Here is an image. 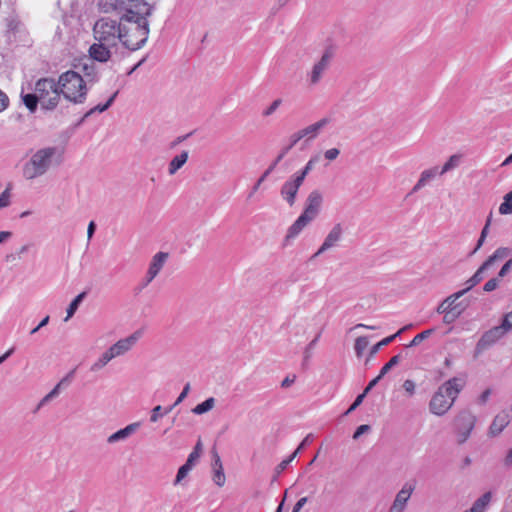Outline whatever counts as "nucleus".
<instances>
[{"label": "nucleus", "instance_id": "1", "mask_svg": "<svg viewBox=\"0 0 512 512\" xmlns=\"http://www.w3.org/2000/svg\"><path fill=\"white\" fill-rule=\"evenodd\" d=\"M92 31L95 42L89 47V56L91 60L106 63L120 43V20L101 17L94 23Z\"/></svg>", "mask_w": 512, "mask_h": 512}, {"label": "nucleus", "instance_id": "2", "mask_svg": "<svg viewBox=\"0 0 512 512\" xmlns=\"http://www.w3.org/2000/svg\"><path fill=\"white\" fill-rule=\"evenodd\" d=\"M97 7L102 13H116L122 20L148 19L152 7L145 0H98Z\"/></svg>", "mask_w": 512, "mask_h": 512}, {"label": "nucleus", "instance_id": "3", "mask_svg": "<svg viewBox=\"0 0 512 512\" xmlns=\"http://www.w3.org/2000/svg\"><path fill=\"white\" fill-rule=\"evenodd\" d=\"M464 385V380L458 377H453L441 384L429 401L430 413L438 417L446 415L453 407Z\"/></svg>", "mask_w": 512, "mask_h": 512}, {"label": "nucleus", "instance_id": "4", "mask_svg": "<svg viewBox=\"0 0 512 512\" xmlns=\"http://www.w3.org/2000/svg\"><path fill=\"white\" fill-rule=\"evenodd\" d=\"M143 20H122L120 19V43L130 51L142 48L149 36V21Z\"/></svg>", "mask_w": 512, "mask_h": 512}, {"label": "nucleus", "instance_id": "5", "mask_svg": "<svg viewBox=\"0 0 512 512\" xmlns=\"http://www.w3.org/2000/svg\"><path fill=\"white\" fill-rule=\"evenodd\" d=\"M61 95L71 103L82 104L87 96V85L76 71L68 70L58 78Z\"/></svg>", "mask_w": 512, "mask_h": 512}, {"label": "nucleus", "instance_id": "6", "mask_svg": "<svg viewBox=\"0 0 512 512\" xmlns=\"http://www.w3.org/2000/svg\"><path fill=\"white\" fill-rule=\"evenodd\" d=\"M56 152L55 147H45L37 150L23 165V177L26 180H34L47 173L52 166Z\"/></svg>", "mask_w": 512, "mask_h": 512}, {"label": "nucleus", "instance_id": "7", "mask_svg": "<svg viewBox=\"0 0 512 512\" xmlns=\"http://www.w3.org/2000/svg\"><path fill=\"white\" fill-rule=\"evenodd\" d=\"M477 417L470 409H461L451 422L452 433L458 445H463L471 437Z\"/></svg>", "mask_w": 512, "mask_h": 512}, {"label": "nucleus", "instance_id": "8", "mask_svg": "<svg viewBox=\"0 0 512 512\" xmlns=\"http://www.w3.org/2000/svg\"><path fill=\"white\" fill-rule=\"evenodd\" d=\"M34 91L40 99L42 109L54 110L58 106L61 92L58 81L56 82L55 79L49 77L40 78L35 83Z\"/></svg>", "mask_w": 512, "mask_h": 512}, {"label": "nucleus", "instance_id": "9", "mask_svg": "<svg viewBox=\"0 0 512 512\" xmlns=\"http://www.w3.org/2000/svg\"><path fill=\"white\" fill-rule=\"evenodd\" d=\"M334 53L331 48H327L322 53L320 59L315 62L307 74V80L310 86L317 85L329 69Z\"/></svg>", "mask_w": 512, "mask_h": 512}, {"label": "nucleus", "instance_id": "10", "mask_svg": "<svg viewBox=\"0 0 512 512\" xmlns=\"http://www.w3.org/2000/svg\"><path fill=\"white\" fill-rule=\"evenodd\" d=\"M304 182L294 174L287 179L280 188V196L283 201L292 207L295 205L297 200V194Z\"/></svg>", "mask_w": 512, "mask_h": 512}, {"label": "nucleus", "instance_id": "11", "mask_svg": "<svg viewBox=\"0 0 512 512\" xmlns=\"http://www.w3.org/2000/svg\"><path fill=\"white\" fill-rule=\"evenodd\" d=\"M416 488L415 481L405 482L401 489L397 492L390 508L389 512H404L411 495Z\"/></svg>", "mask_w": 512, "mask_h": 512}, {"label": "nucleus", "instance_id": "12", "mask_svg": "<svg viewBox=\"0 0 512 512\" xmlns=\"http://www.w3.org/2000/svg\"><path fill=\"white\" fill-rule=\"evenodd\" d=\"M505 335L507 334L502 330V328L499 325L494 326L489 330L485 331L478 340V342L476 343V353H482L486 349L496 344L499 340L504 338Z\"/></svg>", "mask_w": 512, "mask_h": 512}, {"label": "nucleus", "instance_id": "13", "mask_svg": "<svg viewBox=\"0 0 512 512\" xmlns=\"http://www.w3.org/2000/svg\"><path fill=\"white\" fill-rule=\"evenodd\" d=\"M343 233L344 229L342 224H334V226L329 230L319 249L314 253L313 258L319 257L326 251L336 247L338 243L342 240Z\"/></svg>", "mask_w": 512, "mask_h": 512}, {"label": "nucleus", "instance_id": "14", "mask_svg": "<svg viewBox=\"0 0 512 512\" xmlns=\"http://www.w3.org/2000/svg\"><path fill=\"white\" fill-rule=\"evenodd\" d=\"M169 258V253L167 252H157L152 258L149 263V267L147 269V273L145 276V282L144 286H147L150 284L161 272V270L164 268V266L167 263V260Z\"/></svg>", "mask_w": 512, "mask_h": 512}, {"label": "nucleus", "instance_id": "15", "mask_svg": "<svg viewBox=\"0 0 512 512\" xmlns=\"http://www.w3.org/2000/svg\"><path fill=\"white\" fill-rule=\"evenodd\" d=\"M323 204V194L318 189L312 190L305 201L304 213L315 219Z\"/></svg>", "mask_w": 512, "mask_h": 512}, {"label": "nucleus", "instance_id": "16", "mask_svg": "<svg viewBox=\"0 0 512 512\" xmlns=\"http://www.w3.org/2000/svg\"><path fill=\"white\" fill-rule=\"evenodd\" d=\"M141 337V332L136 331L126 338H122L110 346L115 357H120L129 352L138 342Z\"/></svg>", "mask_w": 512, "mask_h": 512}, {"label": "nucleus", "instance_id": "17", "mask_svg": "<svg viewBox=\"0 0 512 512\" xmlns=\"http://www.w3.org/2000/svg\"><path fill=\"white\" fill-rule=\"evenodd\" d=\"M140 426V422H133L128 424L124 428L119 429L118 431L109 435L106 439L107 444L113 445L119 442L126 441L129 437H131L134 433L138 431Z\"/></svg>", "mask_w": 512, "mask_h": 512}, {"label": "nucleus", "instance_id": "18", "mask_svg": "<svg viewBox=\"0 0 512 512\" xmlns=\"http://www.w3.org/2000/svg\"><path fill=\"white\" fill-rule=\"evenodd\" d=\"M511 415L509 411H501L498 413L489 428V433L492 436L499 435L510 423Z\"/></svg>", "mask_w": 512, "mask_h": 512}, {"label": "nucleus", "instance_id": "19", "mask_svg": "<svg viewBox=\"0 0 512 512\" xmlns=\"http://www.w3.org/2000/svg\"><path fill=\"white\" fill-rule=\"evenodd\" d=\"M213 462H212V469H213V482L218 486L222 487L224 486L226 482V477L224 474L222 461L217 453V451H213Z\"/></svg>", "mask_w": 512, "mask_h": 512}, {"label": "nucleus", "instance_id": "20", "mask_svg": "<svg viewBox=\"0 0 512 512\" xmlns=\"http://www.w3.org/2000/svg\"><path fill=\"white\" fill-rule=\"evenodd\" d=\"M466 294V290H460L456 293L451 294L447 298H445L437 307L436 311L439 314H451L455 309V302Z\"/></svg>", "mask_w": 512, "mask_h": 512}, {"label": "nucleus", "instance_id": "21", "mask_svg": "<svg viewBox=\"0 0 512 512\" xmlns=\"http://www.w3.org/2000/svg\"><path fill=\"white\" fill-rule=\"evenodd\" d=\"M329 123V120L327 118H322L319 121L308 125L301 130L303 139H306L308 141L315 139L320 131Z\"/></svg>", "mask_w": 512, "mask_h": 512}, {"label": "nucleus", "instance_id": "22", "mask_svg": "<svg viewBox=\"0 0 512 512\" xmlns=\"http://www.w3.org/2000/svg\"><path fill=\"white\" fill-rule=\"evenodd\" d=\"M313 220L312 217L303 212L289 227L287 238H295Z\"/></svg>", "mask_w": 512, "mask_h": 512}, {"label": "nucleus", "instance_id": "23", "mask_svg": "<svg viewBox=\"0 0 512 512\" xmlns=\"http://www.w3.org/2000/svg\"><path fill=\"white\" fill-rule=\"evenodd\" d=\"M439 172L440 170L438 169V167H432L422 171L418 181L416 182L412 189V192H417L424 188L430 181H432L437 175H439Z\"/></svg>", "mask_w": 512, "mask_h": 512}, {"label": "nucleus", "instance_id": "24", "mask_svg": "<svg viewBox=\"0 0 512 512\" xmlns=\"http://www.w3.org/2000/svg\"><path fill=\"white\" fill-rule=\"evenodd\" d=\"M189 157L188 151H182L180 154L174 156L168 165V174L175 175L187 162Z\"/></svg>", "mask_w": 512, "mask_h": 512}, {"label": "nucleus", "instance_id": "25", "mask_svg": "<svg viewBox=\"0 0 512 512\" xmlns=\"http://www.w3.org/2000/svg\"><path fill=\"white\" fill-rule=\"evenodd\" d=\"M512 254V249L508 247H499L497 248L494 253L489 256L485 261L484 264L490 268L496 261L502 260L506 258L507 256Z\"/></svg>", "mask_w": 512, "mask_h": 512}, {"label": "nucleus", "instance_id": "26", "mask_svg": "<svg viewBox=\"0 0 512 512\" xmlns=\"http://www.w3.org/2000/svg\"><path fill=\"white\" fill-rule=\"evenodd\" d=\"M492 498L491 492L484 493L478 498L472 505V507L466 512H485Z\"/></svg>", "mask_w": 512, "mask_h": 512}, {"label": "nucleus", "instance_id": "27", "mask_svg": "<svg viewBox=\"0 0 512 512\" xmlns=\"http://www.w3.org/2000/svg\"><path fill=\"white\" fill-rule=\"evenodd\" d=\"M115 357L111 348L109 347L91 366L92 371H99L104 368Z\"/></svg>", "mask_w": 512, "mask_h": 512}, {"label": "nucleus", "instance_id": "28", "mask_svg": "<svg viewBox=\"0 0 512 512\" xmlns=\"http://www.w3.org/2000/svg\"><path fill=\"white\" fill-rule=\"evenodd\" d=\"M488 269L489 268L484 263L477 269L474 275L466 281L467 287L464 289L466 293L483 280L484 273Z\"/></svg>", "mask_w": 512, "mask_h": 512}, {"label": "nucleus", "instance_id": "29", "mask_svg": "<svg viewBox=\"0 0 512 512\" xmlns=\"http://www.w3.org/2000/svg\"><path fill=\"white\" fill-rule=\"evenodd\" d=\"M462 161V155L461 154H453L451 155L448 160L444 163L442 166L439 175L442 176L445 173L452 171L456 169Z\"/></svg>", "mask_w": 512, "mask_h": 512}, {"label": "nucleus", "instance_id": "30", "mask_svg": "<svg viewBox=\"0 0 512 512\" xmlns=\"http://www.w3.org/2000/svg\"><path fill=\"white\" fill-rule=\"evenodd\" d=\"M86 296V293L85 292H82L80 293L79 295H77L73 300L72 302L69 304L68 308H67V315L64 319V321H68L71 317H73V315L75 314V312L77 311L79 305L81 304V302L83 301V299L85 298Z\"/></svg>", "mask_w": 512, "mask_h": 512}, {"label": "nucleus", "instance_id": "31", "mask_svg": "<svg viewBox=\"0 0 512 512\" xmlns=\"http://www.w3.org/2000/svg\"><path fill=\"white\" fill-rule=\"evenodd\" d=\"M214 406H215V399L213 397H210V398L206 399L205 401H203L202 403L196 405L192 409V412L194 414L201 415V414L207 413L208 411L212 410Z\"/></svg>", "mask_w": 512, "mask_h": 512}, {"label": "nucleus", "instance_id": "32", "mask_svg": "<svg viewBox=\"0 0 512 512\" xmlns=\"http://www.w3.org/2000/svg\"><path fill=\"white\" fill-rule=\"evenodd\" d=\"M317 162H318V156H314V157L310 158L309 161L304 166V168L302 170L294 173V175L297 176L299 179H301L304 182L306 176L314 169V166Z\"/></svg>", "mask_w": 512, "mask_h": 512}, {"label": "nucleus", "instance_id": "33", "mask_svg": "<svg viewBox=\"0 0 512 512\" xmlns=\"http://www.w3.org/2000/svg\"><path fill=\"white\" fill-rule=\"evenodd\" d=\"M22 100L30 112H34L37 108L38 102L40 103V99L38 98L36 92H34L33 94L22 95Z\"/></svg>", "mask_w": 512, "mask_h": 512}, {"label": "nucleus", "instance_id": "34", "mask_svg": "<svg viewBox=\"0 0 512 512\" xmlns=\"http://www.w3.org/2000/svg\"><path fill=\"white\" fill-rule=\"evenodd\" d=\"M499 213L502 215L512 214V190L507 193L499 206Z\"/></svg>", "mask_w": 512, "mask_h": 512}, {"label": "nucleus", "instance_id": "35", "mask_svg": "<svg viewBox=\"0 0 512 512\" xmlns=\"http://www.w3.org/2000/svg\"><path fill=\"white\" fill-rule=\"evenodd\" d=\"M118 92H115L109 99L108 101L105 103V104H99L93 108H91L85 115H84V118H87L89 117L90 115H92L93 113L95 112H104L106 111L111 105L112 103L114 102L116 96H117Z\"/></svg>", "mask_w": 512, "mask_h": 512}, {"label": "nucleus", "instance_id": "36", "mask_svg": "<svg viewBox=\"0 0 512 512\" xmlns=\"http://www.w3.org/2000/svg\"><path fill=\"white\" fill-rule=\"evenodd\" d=\"M400 335V332H396L394 335H391V336H388L384 339H382L380 342H378L377 344H375L371 350H370V357H373L375 354L378 353V351L383 347V346H386L388 344H390L396 337H398Z\"/></svg>", "mask_w": 512, "mask_h": 512}, {"label": "nucleus", "instance_id": "37", "mask_svg": "<svg viewBox=\"0 0 512 512\" xmlns=\"http://www.w3.org/2000/svg\"><path fill=\"white\" fill-rule=\"evenodd\" d=\"M65 379L61 380L47 395H45L41 401L39 402L38 408L42 407L43 405L47 404L49 401H51L53 398L57 397L60 393V387L63 384Z\"/></svg>", "mask_w": 512, "mask_h": 512}, {"label": "nucleus", "instance_id": "38", "mask_svg": "<svg viewBox=\"0 0 512 512\" xmlns=\"http://www.w3.org/2000/svg\"><path fill=\"white\" fill-rule=\"evenodd\" d=\"M369 341L368 338L365 336H360L356 338L354 349L356 352L357 357H361L363 355V352L368 347Z\"/></svg>", "mask_w": 512, "mask_h": 512}, {"label": "nucleus", "instance_id": "39", "mask_svg": "<svg viewBox=\"0 0 512 512\" xmlns=\"http://www.w3.org/2000/svg\"><path fill=\"white\" fill-rule=\"evenodd\" d=\"M434 332L435 329L431 328L417 334L407 346L413 347L419 345L423 340L430 337Z\"/></svg>", "mask_w": 512, "mask_h": 512}, {"label": "nucleus", "instance_id": "40", "mask_svg": "<svg viewBox=\"0 0 512 512\" xmlns=\"http://www.w3.org/2000/svg\"><path fill=\"white\" fill-rule=\"evenodd\" d=\"M193 469V465L189 464L188 462H185L184 465H182L177 472L174 485L179 484Z\"/></svg>", "mask_w": 512, "mask_h": 512}, {"label": "nucleus", "instance_id": "41", "mask_svg": "<svg viewBox=\"0 0 512 512\" xmlns=\"http://www.w3.org/2000/svg\"><path fill=\"white\" fill-rule=\"evenodd\" d=\"M401 356L395 355L393 356L380 370L379 376L384 377L394 366H396L400 361Z\"/></svg>", "mask_w": 512, "mask_h": 512}, {"label": "nucleus", "instance_id": "42", "mask_svg": "<svg viewBox=\"0 0 512 512\" xmlns=\"http://www.w3.org/2000/svg\"><path fill=\"white\" fill-rule=\"evenodd\" d=\"M202 452V443L201 441H198L196 446L194 447V450L189 454L186 462L193 465L195 462L200 458V454Z\"/></svg>", "mask_w": 512, "mask_h": 512}, {"label": "nucleus", "instance_id": "43", "mask_svg": "<svg viewBox=\"0 0 512 512\" xmlns=\"http://www.w3.org/2000/svg\"><path fill=\"white\" fill-rule=\"evenodd\" d=\"M319 338H320V333H318V334L315 336V338H314L313 340H311V341L307 344V346L305 347L304 352H303V354H304V361H305V362H308V361H309V359L311 358V356H312V351H313L314 347L316 346V344H317V342H318Z\"/></svg>", "mask_w": 512, "mask_h": 512}, {"label": "nucleus", "instance_id": "44", "mask_svg": "<svg viewBox=\"0 0 512 512\" xmlns=\"http://www.w3.org/2000/svg\"><path fill=\"white\" fill-rule=\"evenodd\" d=\"M499 326L506 334L512 331V311L506 313L503 316L501 324Z\"/></svg>", "mask_w": 512, "mask_h": 512}, {"label": "nucleus", "instance_id": "45", "mask_svg": "<svg viewBox=\"0 0 512 512\" xmlns=\"http://www.w3.org/2000/svg\"><path fill=\"white\" fill-rule=\"evenodd\" d=\"M303 139L301 130H298L297 132L293 133L289 137V144L284 147V153H288L289 150H291L300 140Z\"/></svg>", "mask_w": 512, "mask_h": 512}, {"label": "nucleus", "instance_id": "46", "mask_svg": "<svg viewBox=\"0 0 512 512\" xmlns=\"http://www.w3.org/2000/svg\"><path fill=\"white\" fill-rule=\"evenodd\" d=\"M297 454L298 450H295L287 459L281 461L280 464L275 469L276 475L281 474L287 468V466L295 459Z\"/></svg>", "mask_w": 512, "mask_h": 512}, {"label": "nucleus", "instance_id": "47", "mask_svg": "<svg viewBox=\"0 0 512 512\" xmlns=\"http://www.w3.org/2000/svg\"><path fill=\"white\" fill-rule=\"evenodd\" d=\"M282 104V100L280 98L275 99L271 102V104L263 111L262 115L264 117L271 116L274 114V112L279 108V106Z\"/></svg>", "mask_w": 512, "mask_h": 512}, {"label": "nucleus", "instance_id": "48", "mask_svg": "<svg viewBox=\"0 0 512 512\" xmlns=\"http://www.w3.org/2000/svg\"><path fill=\"white\" fill-rule=\"evenodd\" d=\"M10 199H11L10 189L6 188L0 194V209L8 207L10 205V202H11Z\"/></svg>", "mask_w": 512, "mask_h": 512}, {"label": "nucleus", "instance_id": "49", "mask_svg": "<svg viewBox=\"0 0 512 512\" xmlns=\"http://www.w3.org/2000/svg\"><path fill=\"white\" fill-rule=\"evenodd\" d=\"M164 414L162 413V406L157 405L151 410L150 422L156 423Z\"/></svg>", "mask_w": 512, "mask_h": 512}, {"label": "nucleus", "instance_id": "50", "mask_svg": "<svg viewBox=\"0 0 512 512\" xmlns=\"http://www.w3.org/2000/svg\"><path fill=\"white\" fill-rule=\"evenodd\" d=\"M340 155V150L338 148H330L324 152V157L328 161H334Z\"/></svg>", "mask_w": 512, "mask_h": 512}, {"label": "nucleus", "instance_id": "51", "mask_svg": "<svg viewBox=\"0 0 512 512\" xmlns=\"http://www.w3.org/2000/svg\"><path fill=\"white\" fill-rule=\"evenodd\" d=\"M499 285V278H492L488 280L485 285L483 286V290L485 292H491L495 290Z\"/></svg>", "mask_w": 512, "mask_h": 512}, {"label": "nucleus", "instance_id": "52", "mask_svg": "<svg viewBox=\"0 0 512 512\" xmlns=\"http://www.w3.org/2000/svg\"><path fill=\"white\" fill-rule=\"evenodd\" d=\"M415 387L414 381L410 379L405 380L403 383V388L409 396H412L415 393Z\"/></svg>", "mask_w": 512, "mask_h": 512}, {"label": "nucleus", "instance_id": "53", "mask_svg": "<svg viewBox=\"0 0 512 512\" xmlns=\"http://www.w3.org/2000/svg\"><path fill=\"white\" fill-rule=\"evenodd\" d=\"M189 391H190V383H186L185 386L183 387L182 392L180 393V395L176 399V401L174 403V406L179 405L187 397Z\"/></svg>", "mask_w": 512, "mask_h": 512}, {"label": "nucleus", "instance_id": "54", "mask_svg": "<svg viewBox=\"0 0 512 512\" xmlns=\"http://www.w3.org/2000/svg\"><path fill=\"white\" fill-rule=\"evenodd\" d=\"M512 268V258L509 259L503 266L502 268L500 269L499 273H498V278H503L505 277L511 270Z\"/></svg>", "mask_w": 512, "mask_h": 512}, {"label": "nucleus", "instance_id": "55", "mask_svg": "<svg viewBox=\"0 0 512 512\" xmlns=\"http://www.w3.org/2000/svg\"><path fill=\"white\" fill-rule=\"evenodd\" d=\"M370 430H371V427L369 425H367V424L360 425L354 432L353 439H355V440L358 439L361 435L369 432Z\"/></svg>", "mask_w": 512, "mask_h": 512}, {"label": "nucleus", "instance_id": "56", "mask_svg": "<svg viewBox=\"0 0 512 512\" xmlns=\"http://www.w3.org/2000/svg\"><path fill=\"white\" fill-rule=\"evenodd\" d=\"M491 395V390L490 389H486L484 390L481 395L478 397L477 399V403L479 405H484L486 404V402L488 401L489 397Z\"/></svg>", "mask_w": 512, "mask_h": 512}, {"label": "nucleus", "instance_id": "57", "mask_svg": "<svg viewBox=\"0 0 512 512\" xmlns=\"http://www.w3.org/2000/svg\"><path fill=\"white\" fill-rule=\"evenodd\" d=\"M364 398H365V393H362V394L358 395L356 397L355 401L353 402V404L349 407V409L346 411L345 414H349L354 409H356V407H358L362 403Z\"/></svg>", "mask_w": 512, "mask_h": 512}, {"label": "nucleus", "instance_id": "58", "mask_svg": "<svg viewBox=\"0 0 512 512\" xmlns=\"http://www.w3.org/2000/svg\"><path fill=\"white\" fill-rule=\"evenodd\" d=\"M9 104L7 95L0 90V112L4 111Z\"/></svg>", "mask_w": 512, "mask_h": 512}, {"label": "nucleus", "instance_id": "59", "mask_svg": "<svg viewBox=\"0 0 512 512\" xmlns=\"http://www.w3.org/2000/svg\"><path fill=\"white\" fill-rule=\"evenodd\" d=\"M308 501V498L307 497H302L300 498L296 504L294 505L293 509H292V512H300V510L302 509V507L307 503Z\"/></svg>", "mask_w": 512, "mask_h": 512}, {"label": "nucleus", "instance_id": "60", "mask_svg": "<svg viewBox=\"0 0 512 512\" xmlns=\"http://www.w3.org/2000/svg\"><path fill=\"white\" fill-rule=\"evenodd\" d=\"M295 380H296V376L295 375L287 376L281 382V387L282 388H288V387H290L295 382Z\"/></svg>", "mask_w": 512, "mask_h": 512}, {"label": "nucleus", "instance_id": "61", "mask_svg": "<svg viewBox=\"0 0 512 512\" xmlns=\"http://www.w3.org/2000/svg\"><path fill=\"white\" fill-rule=\"evenodd\" d=\"M264 177H261L256 181V183L253 185L251 192L248 195V198H251L260 188L261 184L264 182Z\"/></svg>", "mask_w": 512, "mask_h": 512}, {"label": "nucleus", "instance_id": "62", "mask_svg": "<svg viewBox=\"0 0 512 512\" xmlns=\"http://www.w3.org/2000/svg\"><path fill=\"white\" fill-rule=\"evenodd\" d=\"M313 440V435L312 434H308L304 439L303 441L301 442V444L299 445V447L296 449L298 450V453L308 444H310Z\"/></svg>", "mask_w": 512, "mask_h": 512}, {"label": "nucleus", "instance_id": "63", "mask_svg": "<svg viewBox=\"0 0 512 512\" xmlns=\"http://www.w3.org/2000/svg\"><path fill=\"white\" fill-rule=\"evenodd\" d=\"M382 379L379 375L369 382L363 393L365 395Z\"/></svg>", "mask_w": 512, "mask_h": 512}, {"label": "nucleus", "instance_id": "64", "mask_svg": "<svg viewBox=\"0 0 512 512\" xmlns=\"http://www.w3.org/2000/svg\"><path fill=\"white\" fill-rule=\"evenodd\" d=\"M504 466L507 468L512 467V448L508 451L507 455L504 458Z\"/></svg>", "mask_w": 512, "mask_h": 512}]
</instances>
